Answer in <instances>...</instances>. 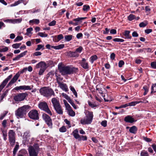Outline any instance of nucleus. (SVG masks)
<instances>
[{"label":"nucleus","instance_id":"obj_1","mask_svg":"<svg viewBox=\"0 0 156 156\" xmlns=\"http://www.w3.org/2000/svg\"><path fill=\"white\" fill-rule=\"evenodd\" d=\"M58 69L60 72L63 75L70 74L75 72L77 69L74 67H71L68 66H62L59 65H58Z\"/></svg>","mask_w":156,"mask_h":156},{"label":"nucleus","instance_id":"obj_43","mask_svg":"<svg viewBox=\"0 0 156 156\" xmlns=\"http://www.w3.org/2000/svg\"><path fill=\"white\" fill-rule=\"evenodd\" d=\"M22 21L21 19H13V23H19Z\"/></svg>","mask_w":156,"mask_h":156},{"label":"nucleus","instance_id":"obj_51","mask_svg":"<svg viewBox=\"0 0 156 156\" xmlns=\"http://www.w3.org/2000/svg\"><path fill=\"white\" fill-rule=\"evenodd\" d=\"M151 67L154 69H156V61L152 62L151 63Z\"/></svg>","mask_w":156,"mask_h":156},{"label":"nucleus","instance_id":"obj_9","mask_svg":"<svg viewBox=\"0 0 156 156\" xmlns=\"http://www.w3.org/2000/svg\"><path fill=\"white\" fill-rule=\"evenodd\" d=\"M29 117L32 119L37 120L39 119V114L37 111L36 110L30 111L28 113Z\"/></svg>","mask_w":156,"mask_h":156},{"label":"nucleus","instance_id":"obj_29","mask_svg":"<svg viewBox=\"0 0 156 156\" xmlns=\"http://www.w3.org/2000/svg\"><path fill=\"white\" fill-rule=\"evenodd\" d=\"M69 115L72 117L74 116L75 115V112L71 109L67 111Z\"/></svg>","mask_w":156,"mask_h":156},{"label":"nucleus","instance_id":"obj_24","mask_svg":"<svg viewBox=\"0 0 156 156\" xmlns=\"http://www.w3.org/2000/svg\"><path fill=\"white\" fill-rule=\"evenodd\" d=\"M55 76L57 82L58 84L61 83V81L63 80V78L61 77V76L60 75H58L57 73H55Z\"/></svg>","mask_w":156,"mask_h":156},{"label":"nucleus","instance_id":"obj_4","mask_svg":"<svg viewBox=\"0 0 156 156\" xmlns=\"http://www.w3.org/2000/svg\"><path fill=\"white\" fill-rule=\"evenodd\" d=\"M85 114L86 117L80 120L81 123L83 125L90 124L93 119V115L92 112L87 111Z\"/></svg>","mask_w":156,"mask_h":156},{"label":"nucleus","instance_id":"obj_22","mask_svg":"<svg viewBox=\"0 0 156 156\" xmlns=\"http://www.w3.org/2000/svg\"><path fill=\"white\" fill-rule=\"evenodd\" d=\"M56 112L58 114L62 115L63 114V110L60 105L54 107Z\"/></svg>","mask_w":156,"mask_h":156},{"label":"nucleus","instance_id":"obj_45","mask_svg":"<svg viewBox=\"0 0 156 156\" xmlns=\"http://www.w3.org/2000/svg\"><path fill=\"white\" fill-rule=\"evenodd\" d=\"M100 86V85H97L96 86V90H98L99 93L101 94H103L102 89L101 88H100L99 87Z\"/></svg>","mask_w":156,"mask_h":156},{"label":"nucleus","instance_id":"obj_25","mask_svg":"<svg viewBox=\"0 0 156 156\" xmlns=\"http://www.w3.org/2000/svg\"><path fill=\"white\" fill-rule=\"evenodd\" d=\"M69 54L70 56L73 57H77L79 56V54L76 51L74 52L70 51L69 52Z\"/></svg>","mask_w":156,"mask_h":156},{"label":"nucleus","instance_id":"obj_54","mask_svg":"<svg viewBox=\"0 0 156 156\" xmlns=\"http://www.w3.org/2000/svg\"><path fill=\"white\" fill-rule=\"evenodd\" d=\"M83 49V48L81 46H80L78 48H77L76 50V51L77 52V53H80L82 50Z\"/></svg>","mask_w":156,"mask_h":156},{"label":"nucleus","instance_id":"obj_33","mask_svg":"<svg viewBox=\"0 0 156 156\" xmlns=\"http://www.w3.org/2000/svg\"><path fill=\"white\" fill-rule=\"evenodd\" d=\"M147 21H144L140 23L139 24V26L140 27H145L147 24Z\"/></svg>","mask_w":156,"mask_h":156},{"label":"nucleus","instance_id":"obj_13","mask_svg":"<svg viewBox=\"0 0 156 156\" xmlns=\"http://www.w3.org/2000/svg\"><path fill=\"white\" fill-rule=\"evenodd\" d=\"M79 63L83 68L85 69H88L89 66L88 63L86 62V60L85 58H83L81 61H80Z\"/></svg>","mask_w":156,"mask_h":156},{"label":"nucleus","instance_id":"obj_35","mask_svg":"<svg viewBox=\"0 0 156 156\" xmlns=\"http://www.w3.org/2000/svg\"><path fill=\"white\" fill-rule=\"evenodd\" d=\"M22 2V0H19L18 1L15 2L14 3L11 5V6H16Z\"/></svg>","mask_w":156,"mask_h":156},{"label":"nucleus","instance_id":"obj_42","mask_svg":"<svg viewBox=\"0 0 156 156\" xmlns=\"http://www.w3.org/2000/svg\"><path fill=\"white\" fill-rule=\"evenodd\" d=\"M19 148V146L18 145H16L13 151V155L15 156L16 154V152L18 150Z\"/></svg>","mask_w":156,"mask_h":156},{"label":"nucleus","instance_id":"obj_57","mask_svg":"<svg viewBox=\"0 0 156 156\" xmlns=\"http://www.w3.org/2000/svg\"><path fill=\"white\" fill-rule=\"evenodd\" d=\"M80 138H79L78 139L79 140H87V137L86 136H80Z\"/></svg>","mask_w":156,"mask_h":156},{"label":"nucleus","instance_id":"obj_34","mask_svg":"<svg viewBox=\"0 0 156 156\" xmlns=\"http://www.w3.org/2000/svg\"><path fill=\"white\" fill-rule=\"evenodd\" d=\"M141 102H142V101H133L132 102L130 103H128L129 106H134L136 104H139L140 103H141Z\"/></svg>","mask_w":156,"mask_h":156},{"label":"nucleus","instance_id":"obj_46","mask_svg":"<svg viewBox=\"0 0 156 156\" xmlns=\"http://www.w3.org/2000/svg\"><path fill=\"white\" fill-rule=\"evenodd\" d=\"M141 156H148V154L147 152L145 151H143L140 153Z\"/></svg>","mask_w":156,"mask_h":156},{"label":"nucleus","instance_id":"obj_49","mask_svg":"<svg viewBox=\"0 0 156 156\" xmlns=\"http://www.w3.org/2000/svg\"><path fill=\"white\" fill-rule=\"evenodd\" d=\"M33 30V29L32 27H30L27 29V33H26V35H28L29 34L31 33V31H32Z\"/></svg>","mask_w":156,"mask_h":156},{"label":"nucleus","instance_id":"obj_27","mask_svg":"<svg viewBox=\"0 0 156 156\" xmlns=\"http://www.w3.org/2000/svg\"><path fill=\"white\" fill-rule=\"evenodd\" d=\"M21 90H31L32 89L31 86L23 85L21 86Z\"/></svg>","mask_w":156,"mask_h":156},{"label":"nucleus","instance_id":"obj_31","mask_svg":"<svg viewBox=\"0 0 156 156\" xmlns=\"http://www.w3.org/2000/svg\"><path fill=\"white\" fill-rule=\"evenodd\" d=\"M73 36L71 35H66L65 36V40L67 41H70L72 38Z\"/></svg>","mask_w":156,"mask_h":156},{"label":"nucleus","instance_id":"obj_55","mask_svg":"<svg viewBox=\"0 0 156 156\" xmlns=\"http://www.w3.org/2000/svg\"><path fill=\"white\" fill-rule=\"evenodd\" d=\"M59 131L62 132H64L66 131V129L65 126H63L61 127L59 129Z\"/></svg>","mask_w":156,"mask_h":156},{"label":"nucleus","instance_id":"obj_8","mask_svg":"<svg viewBox=\"0 0 156 156\" xmlns=\"http://www.w3.org/2000/svg\"><path fill=\"white\" fill-rule=\"evenodd\" d=\"M42 118L45 121L46 123L48 125V127L50 129L52 128V119L47 114L44 113L42 114Z\"/></svg>","mask_w":156,"mask_h":156},{"label":"nucleus","instance_id":"obj_23","mask_svg":"<svg viewBox=\"0 0 156 156\" xmlns=\"http://www.w3.org/2000/svg\"><path fill=\"white\" fill-rule=\"evenodd\" d=\"M137 130V129L136 126H133L130 128L129 131L131 133L135 134L136 133Z\"/></svg>","mask_w":156,"mask_h":156},{"label":"nucleus","instance_id":"obj_59","mask_svg":"<svg viewBox=\"0 0 156 156\" xmlns=\"http://www.w3.org/2000/svg\"><path fill=\"white\" fill-rule=\"evenodd\" d=\"M56 23V21L55 20H53L51 22H50L49 24H48V25L49 26H54L55 25V24Z\"/></svg>","mask_w":156,"mask_h":156},{"label":"nucleus","instance_id":"obj_62","mask_svg":"<svg viewBox=\"0 0 156 156\" xmlns=\"http://www.w3.org/2000/svg\"><path fill=\"white\" fill-rule=\"evenodd\" d=\"M124 64V62L123 61H120L119 62V67H121Z\"/></svg>","mask_w":156,"mask_h":156},{"label":"nucleus","instance_id":"obj_19","mask_svg":"<svg viewBox=\"0 0 156 156\" xmlns=\"http://www.w3.org/2000/svg\"><path fill=\"white\" fill-rule=\"evenodd\" d=\"M124 120L126 122L132 123L135 121L133 118L130 115H128L124 119Z\"/></svg>","mask_w":156,"mask_h":156},{"label":"nucleus","instance_id":"obj_47","mask_svg":"<svg viewBox=\"0 0 156 156\" xmlns=\"http://www.w3.org/2000/svg\"><path fill=\"white\" fill-rule=\"evenodd\" d=\"M8 92V91L6 90L5 92H4L0 96V101H1L6 96L7 93Z\"/></svg>","mask_w":156,"mask_h":156},{"label":"nucleus","instance_id":"obj_61","mask_svg":"<svg viewBox=\"0 0 156 156\" xmlns=\"http://www.w3.org/2000/svg\"><path fill=\"white\" fill-rule=\"evenodd\" d=\"M62 95L64 97V98H65L67 100L70 98L65 93H63L62 94Z\"/></svg>","mask_w":156,"mask_h":156},{"label":"nucleus","instance_id":"obj_58","mask_svg":"<svg viewBox=\"0 0 156 156\" xmlns=\"http://www.w3.org/2000/svg\"><path fill=\"white\" fill-rule=\"evenodd\" d=\"M44 45L41 44H39L37 45V48L36 49V51H39L41 48H44Z\"/></svg>","mask_w":156,"mask_h":156},{"label":"nucleus","instance_id":"obj_41","mask_svg":"<svg viewBox=\"0 0 156 156\" xmlns=\"http://www.w3.org/2000/svg\"><path fill=\"white\" fill-rule=\"evenodd\" d=\"M135 16L132 14H130L128 17V20L129 21H131L135 19Z\"/></svg>","mask_w":156,"mask_h":156},{"label":"nucleus","instance_id":"obj_6","mask_svg":"<svg viewBox=\"0 0 156 156\" xmlns=\"http://www.w3.org/2000/svg\"><path fill=\"white\" fill-rule=\"evenodd\" d=\"M38 107L40 109L45 111L50 115H52L51 112L48 108L46 102H41L38 105Z\"/></svg>","mask_w":156,"mask_h":156},{"label":"nucleus","instance_id":"obj_11","mask_svg":"<svg viewBox=\"0 0 156 156\" xmlns=\"http://www.w3.org/2000/svg\"><path fill=\"white\" fill-rule=\"evenodd\" d=\"M20 76V73L19 72H18L14 76L12 79L9 82L8 84L7 87H8L12 84L15 83L18 79L19 76Z\"/></svg>","mask_w":156,"mask_h":156},{"label":"nucleus","instance_id":"obj_10","mask_svg":"<svg viewBox=\"0 0 156 156\" xmlns=\"http://www.w3.org/2000/svg\"><path fill=\"white\" fill-rule=\"evenodd\" d=\"M12 74L10 75L3 81L0 85V92L6 85L8 81L12 78Z\"/></svg>","mask_w":156,"mask_h":156},{"label":"nucleus","instance_id":"obj_37","mask_svg":"<svg viewBox=\"0 0 156 156\" xmlns=\"http://www.w3.org/2000/svg\"><path fill=\"white\" fill-rule=\"evenodd\" d=\"M68 101L71 104L72 106L75 109L77 108L76 107L75 104L74 103L73 101L70 99V98L68 100Z\"/></svg>","mask_w":156,"mask_h":156},{"label":"nucleus","instance_id":"obj_36","mask_svg":"<svg viewBox=\"0 0 156 156\" xmlns=\"http://www.w3.org/2000/svg\"><path fill=\"white\" fill-rule=\"evenodd\" d=\"M97 58V56L96 55H94L92 56L90 58V61L92 63H93L96 60Z\"/></svg>","mask_w":156,"mask_h":156},{"label":"nucleus","instance_id":"obj_38","mask_svg":"<svg viewBox=\"0 0 156 156\" xmlns=\"http://www.w3.org/2000/svg\"><path fill=\"white\" fill-rule=\"evenodd\" d=\"M87 18L86 17H79L76 19H74L73 20L74 21L80 22L82 20Z\"/></svg>","mask_w":156,"mask_h":156},{"label":"nucleus","instance_id":"obj_16","mask_svg":"<svg viewBox=\"0 0 156 156\" xmlns=\"http://www.w3.org/2000/svg\"><path fill=\"white\" fill-rule=\"evenodd\" d=\"M30 132L29 131H26L25 132L23 136V140L26 141H29L30 137Z\"/></svg>","mask_w":156,"mask_h":156},{"label":"nucleus","instance_id":"obj_18","mask_svg":"<svg viewBox=\"0 0 156 156\" xmlns=\"http://www.w3.org/2000/svg\"><path fill=\"white\" fill-rule=\"evenodd\" d=\"M51 102L53 104L54 107L60 105L59 101L56 98H53L51 99Z\"/></svg>","mask_w":156,"mask_h":156},{"label":"nucleus","instance_id":"obj_53","mask_svg":"<svg viewBox=\"0 0 156 156\" xmlns=\"http://www.w3.org/2000/svg\"><path fill=\"white\" fill-rule=\"evenodd\" d=\"M113 41L115 42H123L124 41V40L122 39H120L118 38H114L113 39Z\"/></svg>","mask_w":156,"mask_h":156},{"label":"nucleus","instance_id":"obj_40","mask_svg":"<svg viewBox=\"0 0 156 156\" xmlns=\"http://www.w3.org/2000/svg\"><path fill=\"white\" fill-rule=\"evenodd\" d=\"M9 49L7 47H5L3 48H0V52H4L8 51Z\"/></svg>","mask_w":156,"mask_h":156},{"label":"nucleus","instance_id":"obj_5","mask_svg":"<svg viewBox=\"0 0 156 156\" xmlns=\"http://www.w3.org/2000/svg\"><path fill=\"white\" fill-rule=\"evenodd\" d=\"M28 94L26 93H19L14 97V99L16 102H19L23 101L27 97Z\"/></svg>","mask_w":156,"mask_h":156},{"label":"nucleus","instance_id":"obj_3","mask_svg":"<svg viewBox=\"0 0 156 156\" xmlns=\"http://www.w3.org/2000/svg\"><path fill=\"white\" fill-rule=\"evenodd\" d=\"M30 107L28 105H24L19 108L15 111V114L17 118H22L24 116L27 111Z\"/></svg>","mask_w":156,"mask_h":156},{"label":"nucleus","instance_id":"obj_26","mask_svg":"<svg viewBox=\"0 0 156 156\" xmlns=\"http://www.w3.org/2000/svg\"><path fill=\"white\" fill-rule=\"evenodd\" d=\"M74 137L76 139H79L80 138V136L78 134V131L77 129L75 130L73 132Z\"/></svg>","mask_w":156,"mask_h":156},{"label":"nucleus","instance_id":"obj_64","mask_svg":"<svg viewBox=\"0 0 156 156\" xmlns=\"http://www.w3.org/2000/svg\"><path fill=\"white\" fill-rule=\"evenodd\" d=\"M41 53L40 52L37 51L34 52L33 54V55L34 56H37L41 55Z\"/></svg>","mask_w":156,"mask_h":156},{"label":"nucleus","instance_id":"obj_48","mask_svg":"<svg viewBox=\"0 0 156 156\" xmlns=\"http://www.w3.org/2000/svg\"><path fill=\"white\" fill-rule=\"evenodd\" d=\"M21 43H16L13 44L12 45V47L13 48H19L20 46L21 45Z\"/></svg>","mask_w":156,"mask_h":156},{"label":"nucleus","instance_id":"obj_2","mask_svg":"<svg viewBox=\"0 0 156 156\" xmlns=\"http://www.w3.org/2000/svg\"><path fill=\"white\" fill-rule=\"evenodd\" d=\"M41 94L46 98H50L52 95L55 96V94L53 90L48 87H44L40 90Z\"/></svg>","mask_w":156,"mask_h":156},{"label":"nucleus","instance_id":"obj_20","mask_svg":"<svg viewBox=\"0 0 156 156\" xmlns=\"http://www.w3.org/2000/svg\"><path fill=\"white\" fill-rule=\"evenodd\" d=\"M64 38L62 34L58 35L57 36L54 37L53 40L55 42H57L63 39Z\"/></svg>","mask_w":156,"mask_h":156},{"label":"nucleus","instance_id":"obj_52","mask_svg":"<svg viewBox=\"0 0 156 156\" xmlns=\"http://www.w3.org/2000/svg\"><path fill=\"white\" fill-rule=\"evenodd\" d=\"M90 8V7L88 5H85L83 6V10L84 11H87Z\"/></svg>","mask_w":156,"mask_h":156},{"label":"nucleus","instance_id":"obj_50","mask_svg":"<svg viewBox=\"0 0 156 156\" xmlns=\"http://www.w3.org/2000/svg\"><path fill=\"white\" fill-rule=\"evenodd\" d=\"M2 132L3 139L5 141H6L7 140V133L5 131H2Z\"/></svg>","mask_w":156,"mask_h":156},{"label":"nucleus","instance_id":"obj_60","mask_svg":"<svg viewBox=\"0 0 156 156\" xmlns=\"http://www.w3.org/2000/svg\"><path fill=\"white\" fill-rule=\"evenodd\" d=\"M107 122L106 120L103 121L101 123V125L104 126V127H105L107 126Z\"/></svg>","mask_w":156,"mask_h":156},{"label":"nucleus","instance_id":"obj_7","mask_svg":"<svg viewBox=\"0 0 156 156\" xmlns=\"http://www.w3.org/2000/svg\"><path fill=\"white\" fill-rule=\"evenodd\" d=\"M15 132L12 130H9L8 133L9 141L11 145L13 146L15 142Z\"/></svg>","mask_w":156,"mask_h":156},{"label":"nucleus","instance_id":"obj_12","mask_svg":"<svg viewBox=\"0 0 156 156\" xmlns=\"http://www.w3.org/2000/svg\"><path fill=\"white\" fill-rule=\"evenodd\" d=\"M46 48L49 49H50V47L53 48L56 50H58L62 49L64 47V44H61L57 46H51L49 44H48L46 45Z\"/></svg>","mask_w":156,"mask_h":156},{"label":"nucleus","instance_id":"obj_17","mask_svg":"<svg viewBox=\"0 0 156 156\" xmlns=\"http://www.w3.org/2000/svg\"><path fill=\"white\" fill-rule=\"evenodd\" d=\"M58 86L63 90L67 91H68V88L66 84L65 83L61 82L58 84Z\"/></svg>","mask_w":156,"mask_h":156},{"label":"nucleus","instance_id":"obj_63","mask_svg":"<svg viewBox=\"0 0 156 156\" xmlns=\"http://www.w3.org/2000/svg\"><path fill=\"white\" fill-rule=\"evenodd\" d=\"M45 69H40L38 73L39 75H42Z\"/></svg>","mask_w":156,"mask_h":156},{"label":"nucleus","instance_id":"obj_39","mask_svg":"<svg viewBox=\"0 0 156 156\" xmlns=\"http://www.w3.org/2000/svg\"><path fill=\"white\" fill-rule=\"evenodd\" d=\"M37 34L41 37H47L48 36L47 34L42 32H39Z\"/></svg>","mask_w":156,"mask_h":156},{"label":"nucleus","instance_id":"obj_14","mask_svg":"<svg viewBox=\"0 0 156 156\" xmlns=\"http://www.w3.org/2000/svg\"><path fill=\"white\" fill-rule=\"evenodd\" d=\"M28 151L30 156H37V154L34 148L32 146L29 147Z\"/></svg>","mask_w":156,"mask_h":156},{"label":"nucleus","instance_id":"obj_28","mask_svg":"<svg viewBox=\"0 0 156 156\" xmlns=\"http://www.w3.org/2000/svg\"><path fill=\"white\" fill-rule=\"evenodd\" d=\"M130 32L129 30H126L124 33V35L126 39H130L132 37L129 35Z\"/></svg>","mask_w":156,"mask_h":156},{"label":"nucleus","instance_id":"obj_15","mask_svg":"<svg viewBox=\"0 0 156 156\" xmlns=\"http://www.w3.org/2000/svg\"><path fill=\"white\" fill-rule=\"evenodd\" d=\"M37 68H41V69H46V65L45 62L41 61L36 65Z\"/></svg>","mask_w":156,"mask_h":156},{"label":"nucleus","instance_id":"obj_21","mask_svg":"<svg viewBox=\"0 0 156 156\" xmlns=\"http://www.w3.org/2000/svg\"><path fill=\"white\" fill-rule=\"evenodd\" d=\"M27 52V51H26L24 52L20 53L19 55H18L16 57L13 58L12 60L13 61L18 60L20 58L23 57L25 56Z\"/></svg>","mask_w":156,"mask_h":156},{"label":"nucleus","instance_id":"obj_56","mask_svg":"<svg viewBox=\"0 0 156 156\" xmlns=\"http://www.w3.org/2000/svg\"><path fill=\"white\" fill-rule=\"evenodd\" d=\"M7 112H5V113L2 114L0 116V119L2 120L4 119L7 113Z\"/></svg>","mask_w":156,"mask_h":156},{"label":"nucleus","instance_id":"obj_30","mask_svg":"<svg viewBox=\"0 0 156 156\" xmlns=\"http://www.w3.org/2000/svg\"><path fill=\"white\" fill-rule=\"evenodd\" d=\"M39 22L40 21L39 20L37 19H34L29 21L30 23H35L37 24H38Z\"/></svg>","mask_w":156,"mask_h":156},{"label":"nucleus","instance_id":"obj_44","mask_svg":"<svg viewBox=\"0 0 156 156\" xmlns=\"http://www.w3.org/2000/svg\"><path fill=\"white\" fill-rule=\"evenodd\" d=\"M23 39V37L22 36H18L14 39V41L16 42L19 41H21Z\"/></svg>","mask_w":156,"mask_h":156},{"label":"nucleus","instance_id":"obj_32","mask_svg":"<svg viewBox=\"0 0 156 156\" xmlns=\"http://www.w3.org/2000/svg\"><path fill=\"white\" fill-rule=\"evenodd\" d=\"M70 88L71 91L73 92V93L74 94L76 97H77V93L74 87L72 86H71L70 87Z\"/></svg>","mask_w":156,"mask_h":156}]
</instances>
